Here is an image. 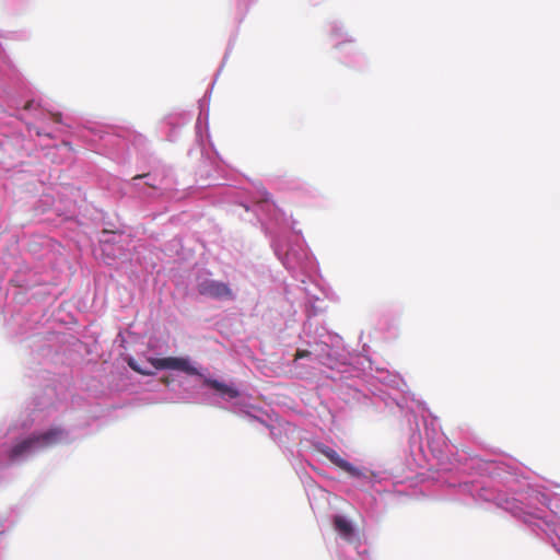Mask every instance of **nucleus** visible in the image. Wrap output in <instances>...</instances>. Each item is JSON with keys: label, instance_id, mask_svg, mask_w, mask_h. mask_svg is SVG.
<instances>
[{"label": "nucleus", "instance_id": "1", "mask_svg": "<svg viewBox=\"0 0 560 560\" xmlns=\"http://www.w3.org/2000/svg\"><path fill=\"white\" fill-rule=\"evenodd\" d=\"M199 294L211 298L213 300H233L234 294L228 283L213 280L203 279L197 284Z\"/></svg>", "mask_w": 560, "mask_h": 560}, {"label": "nucleus", "instance_id": "7", "mask_svg": "<svg viewBox=\"0 0 560 560\" xmlns=\"http://www.w3.org/2000/svg\"><path fill=\"white\" fill-rule=\"evenodd\" d=\"M207 383L213 389L221 393L222 395H228L230 398H236L238 396V392L235 388H232L217 380H210Z\"/></svg>", "mask_w": 560, "mask_h": 560}, {"label": "nucleus", "instance_id": "5", "mask_svg": "<svg viewBox=\"0 0 560 560\" xmlns=\"http://www.w3.org/2000/svg\"><path fill=\"white\" fill-rule=\"evenodd\" d=\"M34 451H37L35 441L33 439V435H30L28 438L22 440L21 442L16 443L9 453V458L11 460H15L26 454H30Z\"/></svg>", "mask_w": 560, "mask_h": 560}, {"label": "nucleus", "instance_id": "2", "mask_svg": "<svg viewBox=\"0 0 560 560\" xmlns=\"http://www.w3.org/2000/svg\"><path fill=\"white\" fill-rule=\"evenodd\" d=\"M150 362L158 370H163V369L180 370V371H184L191 375L197 373L196 369L189 364L188 360L183 359V358L170 357V358H162V359H151Z\"/></svg>", "mask_w": 560, "mask_h": 560}, {"label": "nucleus", "instance_id": "8", "mask_svg": "<svg viewBox=\"0 0 560 560\" xmlns=\"http://www.w3.org/2000/svg\"><path fill=\"white\" fill-rule=\"evenodd\" d=\"M310 355H311V352L307 351V350H298L295 355H294V360L307 358Z\"/></svg>", "mask_w": 560, "mask_h": 560}, {"label": "nucleus", "instance_id": "9", "mask_svg": "<svg viewBox=\"0 0 560 560\" xmlns=\"http://www.w3.org/2000/svg\"><path fill=\"white\" fill-rule=\"evenodd\" d=\"M142 177H143V175H137V176H135L133 178H135V179H139V178H142Z\"/></svg>", "mask_w": 560, "mask_h": 560}, {"label": "nucleus", "instance_id": "6", "mask_svg": "<svg viewBox=\"0 0 560 560\" xmlns=\"http://www.w3.org/2000/svg\"><path fill=\"white\" fill-rule=\"evenodd\" d=\"M335 529L343 537L350 538L353 535L352 524L343 516L336 515L334 517Z\"/></svg>", "mask_w": 560, "mask_h": 560}, {"label": "nucleus", "instance_id": "4", "mask_svg": "<svg viewBox=\"0 0 560 560\" xmlns=\"http://www.w3.org/2000/svg\"><path fill=\"white\" fill-rule=\"evenodd\" d=\"M323 453L334 465L346 471L351 477L362 476V472L357 467L343 459L336 451L327 448Z\"/></svg>", "mask_w": 560, "mask_h": 560}, {"label": "nucleus", "instance_id": "3", "mask_svg": "<svg viewBox=\"0 0 560 560\" xmlns=\"http://www.w3.org/2000/svg\"><path fill=\"white\" fill-rule=\"evenodd\" d=\"M32 435L37 450H42L59 443L65 435V431L61 428H51L43 433Z\"/></svg>", "mask_w": 560, "mask_h": 560}]
</instances>
